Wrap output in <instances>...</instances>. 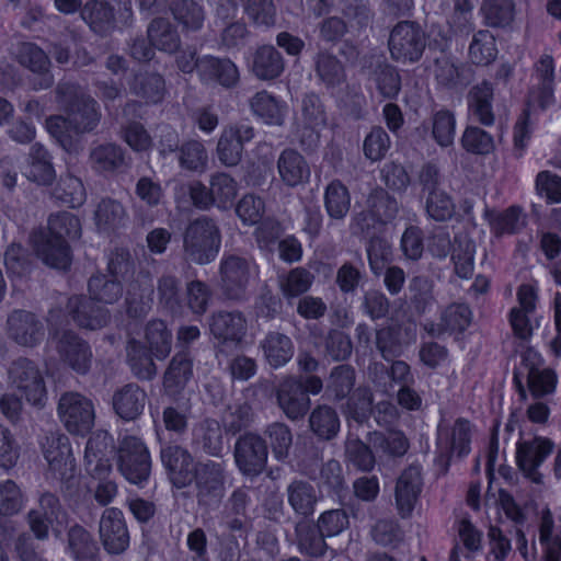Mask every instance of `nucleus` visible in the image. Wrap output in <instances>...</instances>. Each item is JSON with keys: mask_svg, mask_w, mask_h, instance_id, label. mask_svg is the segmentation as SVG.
I'll return each mask as SVG.
<instances>
[{"mask_svg": "<svg viewBox=\"0 0 561 561\" xmlns=\"http://www.w3.org/2000/svg\"><path fill=\"white\" fill-rule=\"evenodd\" d=\"M276 400L279 409L291 421L302 419L311 404L301 381L294 376H287L278 383Z\"/></svg>", "mask_w": 561, "mask_h": 561, "instance_id": "obj_19", "label": "nucleus"}, {"mask_svg": "<svg viewBox=\"0 0 561 561\" xmlns=\"http://www.w3.org/2000/svg\"><path fill=\"white\" fill-rule=\"evenodd\" d=\"M309 426L320 439L330 440L340 431V419L336 411L329 405H318L309 416Z\"/></svg>", "mask_w": 561, "mask_h": 561, "instance_id": "obj_48", "label": "nucleus"}, {"mask_svg": "<svg viewBox=\"0 0 561 561\" xmlns=\"http://www.w3.org/2000/svg\"><path fill=\"white\" fill-rule=\"evenodd\" d=\"M153 287L149 282L140 278L128 284L125 305L126 312L130 318L139 319L146 317L152 308Z\"/></svg>", "mask_w": 561, "mask_h": 561, "instance_id": "obj_36", "label": "nucleus"}, {"mask_svg": "<svg viewBox=\"0 0 561 561\" xmlns=\"http://www.w3.org/2000/svg\"><path fill=\"white\" fill-rule=\"evenodd\" d=\"M314 275L305 267H295L278 278L279 289L287 299L306 294L312 286Z\"/></svg>", "mask_w": 561, "mask_h": 561, "instance_id": "obj_53", "label": "nucleus"}, {"mask_svg": "<svg viewBox=\"0 0 561 561\" xmlns=\"http://www.w3.org/2000/svg\"><path fill=\"white\" fill-rule=\"evenodd\" d=\"M265 360L273 368L286 365L294 356V343L291 339L280 332L271 331L260 342Z\"/></svg>", "mask_w": 561, "mask_h": 561, "instance_id": "obj_33", "label": "nucleus"}, {"mask_svg": "<svg viewBox=\"0 0 561 561\" xmlns=\"http://www.w3.org/2000/svg\"><path fill=\"white\" fill-rule=\"evenodd\" d=\"M553 443L543 437H535L517 444L516 462L526 478L535 483H541L542 476L538 467L551 454Z\"/></svg>", "mask_w": 561, "mask_h": 561, "instance_id": "obj_18", "label": "nucleus"}, {"mask_svg": "<svg viewBox=\"0 0 561 561\" xmlns=\"http://www.w3.org/2000/svg\"><path fill=\"white\" fill-rule=\"evenodd\" d=\"M220 286L222 294L231 300L247 298L251 276V264L242 256L224 255L219 264Z\"/></svg>", "mask_w": 561, "mask_h": 561, "instance_id": "obj_11", "label": "nucleus"}, {"mask_svg": "<svg viewBox=\"0 0 561 561\" xmlns=\"http://www.w3.org/2000/svg\"><path fill=\"white\" fill-rule=\"evenodd\" d=\"M232 11L238 13L243 5L244 13L255 25L272 26L275 24L276 9L273 0H224Z\"/></svg>", "mask_w": 561, "mask_h": 561, "instance_id": "obj_47", "label": "nucleus"}, {"mask_svg": "<svg viewBox=\"0 0 561 561\" xmlns=\"http://www.w3.org/2000/svg\"><path fill=\"white\" fill-rule=\"evenodd\" d=\"M48 237L59 240L77 239L81 234V224L77 216L62 211L50 215L48 219Z\"/></svg>", "mask_w": 561, "mask_h": 561, "instance_id": "obj_62", "label": "nucleus"}, {"mask_svg": "<svg viewBox=\"0 0 561 561\" xmlns=\"http://www.w3.org/2000/svg\"><path fill=\"white\" fill-rule=\"evenodd\" d=\"M160 461L171 484L184 489L193 483L195 461L192 453L184 446L165 442L160 446Z\"/></svg>", "mask_w": 561, "mask_h": 561, "instance_id": "obj_9", "label": "nucleus"}, {"mask_svg": "<svg viewBox=\"0 0 561 561\" xmlns=\"http://www.w3.org/2000/svg\"><path fill=\"white\" fill-rule=\"evenodd\" d=\"M99 537L108 554L124 553L129 547V531L124 514L116 507L103 511L99 522Z\"/></svg>", "mask_w": 561, "mask_h": 561, "instance_id": "obj_14", "label": "nucleus"}, {"mask_svg": "<svg viewBox=\"0 0 561 561\" xmlns=\"http://www.w3.org/2000/svg\"><path fill=\"white\" fill-rule=\"evenodd\" d=\"M480 11L486 25L506 27L514 20L515 4L513 0H484Z\"/></svg>", "mask_w": 561, "mask_h": 561, "instance_id": "obj_54", "label": "nucleus"}, {"mask_svg": "<svg viewBox=\"0 0 561 561\" xmlns=\"http://www.w3.org/2000/svg\"><path fill=\"white\" fill-rule=\"evenodd\" d=\"M193 377V358L187 348L179 351L171 359L164 376L163 388L169 396L179 394Z\"/></svg>", "mask_w": 561, "mask_h": 561, "instance_id": "obj_26", "label": "nucleus"}, {"mask_svg": "<svg viewBox=\"0 0 561 561\" xmlns=\"http://www.w3.org/2000/svg\"><path fill=\"white\" fill-rule=\"evenodd\" d=\"M117 469L133 484H142L151 472V458L146 444L136 436H126L117 448Z\"/></svg>", "mask_w": 561, "mask_h": 561, "instance_id": "obj_7", "label": "nucleus"}, {"mask_svg": "<svg viewBox=\"0 0 561 561\" xmlns=\"http://www.w3.org/2000/svg\"><path fill=\"white\" fill-rule=\"evenodd\" d=\"M354 385L355 369L351 365L343 364L331 369L327 381V391L335 400H342L351 393Z\"/></svg>", "mask_w": 561, "mask_h": 561, "instance_id": "obj_60", "label": "nucleus"}, {"mask_svg": "<svg viewBox=\"0 0 561 561\" xmlns=\"http://www.w3.org/2000/svg\"><path fill=\"white\" fill-rule=\"evenodd\" d=\"M368 442L379 458L398 459L402 458L410 448L407 436L400 431H390L387 433L371 432L368 435Z\"/></svg>", "mask_w": 561, "mask_h": 561, "instance_id": "obj_34", "label": "nucleus"}, {"mask_svg": "<svg viewBox=\"0 0 561 561\" xmlns=\"http://www.w3.org/2000/svg\"><path fill=\"white\" fill-rule=\"evenodd\" d=\"M376 89L385 99L396 100L402 88L400 71L393 65L380 62L371 73Z\"/></svg>", "mask_w": 561, "mask_h": 561, "instance_id": "obj_49", "label": "nucleus"}, {"mask_svg": "<svg viewBox=\"0 0 561 561\" xmlns=\"http://www.w3.org/2000/svg\"><path fill=\"white\" fill-rule=\"evenodd\" d=\"M56 350L64 363L78 374L84 375L90 370L92 351L89 344L72 331L56 333Z\"/></svg>", "mask_w": 561, "mask_h": 561, "instance_id": "obj_17", "label": "nucleus"}, {"mask_svg": "<svg viewBox=\"0 0 561 561\" xmlns=\"http://www.w3.org/2000/svg\"><path fill=\"white\" fill-rule=\"evenodd\" d=\"M327 108L314 92L305 93L295 114V135L304 150H314L320 142V129L327 125Z\"/></svg>", "mask_w": 561, "mask_h": 561, "instance_id": "obj_3", "label": "nucleus"}, {"mask_svg": "<svg viewBox=\"0 0 561 561\" xmlns=\"http://www.w3.org/2000/svg\"><path fill=\"white\" fill-rule=\"evenodd\" d=\"M255 136L254 127L247 122H237L222 128L217 142L218 160L226 167H236L243 157L244 146Z\"/></svg>", "mask_w": 561, "mask_h": 561, "instance_id": "obj_13", "label": "nucleus"}, {"mask_svg": "<svg viewBox=\"0 0 561 561\" xmlns=\"http://www.w3.org/2000/svg\"><path fill=\"white\" fill-rule=\"evenodd\" d=\"M191 413L190 400H175L162 411L164 428L176 435H183L187 431Z\"/></svg>", "mask_w": 561, "mask_h": 561, "instance_id": "obj_57", "label": "nucleus"}, {"mask_svg": "<svg viewBox=\"0 0 561 561\" xmlns=\"http://www.w3.org/2000/svg\"><path fill=\"white\" fill-rule=\"evenodd\" d=\"M42 449L54 478L69 481L75 477L76 463L67 435L59 432L49 433L42 443Z\"/></svg>", "mask_w": 561, "mask_h": 561, "instance_id": "obj_12", "label": "nucleus"}, {"mask_svg": "<svg viewBox=\"0 0 561 561\" xmlns=\"http://www.w3.org/2000/svg\"><path fill=\"white\" fill-rule=\"evenodd\" d=\"M67 309L79 327L89 330L104 328L111 318L107 309L96 306L91 299L81 296L70 297Z\"/></svg>", "mask_w": 561, "mask_h": 561, "instance_id": "obj_23", "label": "nucleus"}, {"mask_svg": "<svg viewBox=\"0 0 561 561\" xmlns=\"http://www.w3.org/2000/svg\"><path fill=\"white\" fill-rule=\"evenodd\" d=\"M198 77L205 83L232 88L239 81V70L229 58L206 55L199 58Z\"/></svg>", "mask_w": 561, "mask_h": 561, "instance_id": "obj_22", "label": "nucleus"}, {"mask_svg": "<svg viewBox=\"0 0 561 561\" xmlns=\"http://www.w3.org/2000/svg\"><path fill=\"white\" fill-rule=\"evenodd\" d=\"M493 87L488 81L473 85L468 93L470 117L483 126H492L495 114L492 106Z\"/></svg>", "mask_w": 561, "mask_h": 561, "instance_id": "obj_32", "label": "nucleus"}, {"mask_svg": "<svg viewBox=\"0 0 561 561\" xmlns=\"http://www.w3.org/2000/svg\"><path fill=\"white\" fill-rule=\"evenodd\" d=\"M371 448L370 444L350 433L344 443L345 461L359 471L370 472L376 465V456Z\"/></svg>", "mask_w": 561, "mask_h": 561, "instance_id": "obj_45", "label": "nucleus"}, {"mask_svg": "<svg viewBox=\"0 0 561 561\" xmlns=\"http://www.w3.org/2000/svg\"><path fill=\"white\" fill-rule=\"evenodd\" d=\"M148 397L137 383H127L117 389L112 398L115 413L125 421L138 419L146 407Z\"/></svg>", "mask_w": 561, "mask_h": 561, "instance_id": "obj_24", "label": "nucleus"}, {"mask_svg": "<svg viewBox=\"0 0 561 561\" xmlns=\"http://www.w3.org/2000/svg\"><path fill=\"white\" fill-rule=\"evenodd\" d=\"M324 206L329 217L335 220H341L348 214L351 195L341 181L334 180L327 186Z\"/></svg>", "mask_w": 561, "mask_h": 561, "instance_id": "obj_51", "label": "nucleus"}, {"mask_svg": "<svg viewBox=\"0 0 561 561\" xmlns=\"http://www.w3.org/2000/svg\"><path fill=\"white\" fill-rule=\"evenodd\" d=\"M250 69L260 80H274L284 72L285 61L274 46L262 45L252 54Z\"/></svg>", "mask_w": 561, "mask_h": 561, "instance_id": "obj_30", "label": "nucleus"}, {"mask_svg": "<svg viewBox=\"0 0 561 561\" xmlns=\"http://www.w3.org/2000/svg\"><path fill=\"white\" fill-rule=\"evenodd\" d=\"M56 100L68 115L75 135L93 133L102 118L99 103L83 88L70 82H60L56 88Z\"/></svg>", "mask_w": 561, "mask_h": 561, "instance_id": "obj_1", "label": "nucleus"}, {"mask_svg": "<svg viewBox=\"0 0 561 561\" xmlns=\"http://www.w3.org/2000/svg\"><path fill=\"white\" fill-rule=\"evenodd\" d=\"M127 360L131 373L140 380H151L157 375V366L147 348L135 340L127 346Z\"/></svg>", "mask_w": 561, "mask_h": 561, "instance_id": "obj_50", "label": "nucleus"}, {"mask_svg": "<svg viewBox=\"0 0 561 561\" xmlns=\"http://www.w3.org/2000/svg\"><path fill=\"white\" fill-rule=\"evenodd\" d=\"M81 16L99 35H107L115 28L114 10L105 0H91L81 10Z\"/></svg>", "mask_w": 561, "mask_h": 561, "instance_id": "obj_38", "label": "nucleus"}, {"mask_svg": "<svg viewBox=\"0 0 561 561\" xmlns=\"http://www.w3.org/2000/svg\"><path fill=\"white\" fill-rule=\"evenodd\" d=\"M287 501L294 512L301 516H310L316 510L318 493L316 488L306 480H293L286 488Z\"/></svg>", "mask_w": 561, "mask_h": 561, "instance_id": "obj_40", "label": "nucleus"}, {"mask_svg": "<svg viewBox=\"0 0 561 561\" xmlns=\"http://www.w3.org/2000/svg\"><path fill=\"white\" fill-rule=\"evenodd\" d=\"M535 78L540 90V103H551L554 91V60L551 55L543 54L535 64Z\"/></svg>", "mask_w": 561, "mask_h": 561, "instance_id": "obj_58", "label": "nucleus"}, {"mask_svg": "<svg viewBox=\"0 0 561 561\" xmlns=\"http://www.w3.org/2000/svg\"><path fill=\"white\" fill-rule=\"evenodd\" d=\"M277 171L282 182L295 187L308 181L310 168L302 154L293 148L284 149L277 159Z\"/></svg>", "mask_w": 561, "mask_h": 561, "instance_id": "obj_31", "label": "nucleus"}, {"mask_svg": "<svg viewBox=\"0 0 561 561\" xmlns=\"http://www.w3.org/2000/svg\"><path fill=\"white\" fill-rule=\"evenodd\" d=\"M497 55L495 37L490 31L481 30L473 35L469 46V58L472 64L488 66Z\"/></svg>", "mask_w": 561, "mask_h": 561, "instance_id": "obj_55", "label": "nucleus"}, {"mask_svg": "<svg viewBox=\"0 0 561 561\" xmlns=\"http://www.w3.org/2000/svg\"><path fill=\"white\" fill-rule=\"evenodd\" d=\"M366 206L380 225L391 222L399 213L398 201L383 188L371 191L366 199Z\"/></svg>", "mask_w": 561, "mask_h": 561, "instance_id": "obj_52", "label": "nucleus"}, {"mask_svg": "<svg viewBox=\"0 0 561 561\" xmlns=\"http://www.w3.org/2000/svg\"><path fill=\"white\" fill-rule=\"evenodd\" d=\"M147 34L151 45L161 51L173 54L181 46L180 35L168 19H153L148 25Z\"/></svg>", "mask_w": 561, "mask_h": 561, "instance_id": "obj_42", "label": "nucleus"}, {"mask_svg": "<svg viewBox=\"0 0 561 561\" xmlns=\"http://www.w3.org/2000/svg\"><path fill=\"white\" fill-rule=\"evenodd\" d=\"M34 249L37 256L46 265L66 270L71 263L70 249L66 240L54 239L41 232L33 237Z\"/></svg>", "mask_w": 561, "mask_h": 561, "instance_id": "obj_27", "label": "nucleus"}, {"mask_svg": "<svg viewBox=\"0 0 561 561\" xmlns=\"http://www.w3.org/2000/svg\"><path fill=\"white\" fill-rule=\"evenodd\" d=\"M422 489L423 477L420 465H410L399 474L394 486V502L398 514L402 518L412 514Z\"/></svg>", "mask_w": 561, "mask_h": 561, "instance_id": "obj_16", "label": "nucleus"}, {"mask_svg": "<svg viewBox=\"0 0 561 561\" xmlns=\"http://www.w3.org/2000/svg\"><path fill=\"white\" fill-rule=\"evenodd\" d=\"M210 331L222 342L239 343L245 334L247 322L241 312H218L213 317Z\"/></svg>", "mask_w": 561, "mask_h": 561, "instance_id": "obj_35", "label": "nucleus"}, {"mask_svg": "<svg viewBox=\"0 0 561 561\" xmlns=\"http://www.w3.org/2000/svg\"><path fill=\"white\" fill-rule=\"evenodd\" d=\"M88 289L92 301L114 304L119 300L123 287L118 279H110L105 275H94L89 279Z\"/></svg>", "mask_w": 561, "mask_h": 561, "instance_id": "obj_59", "label": "nucleus"}, {"mask_svg": "<svg viewBox=\"0 0 561 561\" xmlns=\"http://www.w3.org/2000/svg\"><path fill=\"white\" fill-rule=\"evenodd\" d=\"M221 231L213 218L201 216L192 220L183 233V257L186 262L205 265L219 253Z\"/></svg>", "mask_w": 561, "mask_h": 561, "instance_id": "obj_2", "label": "nucleus"}, {"mask_svg": "<svg viewBox=\"0 0 561 561\" xmlns=\"http://www.w3.org/2000/svg\"><path fill=\"white\" fill-rule=\"evenodd\" d=\"M89 163L100 174H115L128 167L126 151L115 142L93 144L89 151Z\"/></svg>", "mask_w": 561, "mask_h": 561, "instance_id": "obj_21", "label": "nucleus"}, {"mask_svg": "<svg viewBox=\"0 0 561 561\" xmlns=\"http://www.w3.org/2000/svg\"><path fill=\"white\" fill-rule=\"evenodd\" d=\"M233 457L239 471L245 477L254 478L266 467L268 447L260 435L245 433L236 440Z\"/></svg>", "mask_w": 561, "mask_h": 561, "instance_id": "obj_10", "label": "nucleus"}, {"mask_svg": "<svg viewBox=\"0 0 561 561\" xmlns=\"http://www.w3.org/2000/svg\"><path fill=\"white\" fill-rule=\"evenodd\" d=\"M237 12L232 11L224 0L215 13V26L219 28L218 44L221 48L231 49L244 44L249 30L242 20H237Z\"/></svg>", "mask_w": 561, "mask_h": 561, "instance_id": "obj_20", "label": "nucleus"}, {"mask_svg": "<svg viewBox=\"0 0 561 561\" xmlns=\"http://www.w3.org/2000/svg\"><path fill=\"white\" fill-rule=\"evenodd\" d=\"M210 194L218 208L230 207L237 196V182L227 173L217 172L210 176Z\"/></svg>", "mask_w": 561, "mask_h": 561, "instance_id": "obj_64", "label": "nucleus"}, {"mask_svg": "<svg viewBox=\"0 0 561 561\" xmlns=\"http://www.w3.org/2000/svg\"><path fill=\"white\" fill-rule=\"evenodd\" d=\"M192 444L210 456H219L224 442L222 431L218 421L205 419L195 425L192 433Z\"/></svg>", "mask_w": 561, "mask_h": 561, "instance_id": "obj_39", "label": "nucleus"}, {"mask_svg": "<svg viewBox=\"0 0 561 561\" xmlns=\"http://www.w3.org/2000/svg\"><path fill=\"white\" fill-rule=\"evenodd\" d=\"M208 162V154L205 146L198 140H188L179 149V164L181 168L192 172H203Z\"/></svg>", "mask_w": 561, "mask_h": 561, "instance_id": "obj_63", "label": "nucleus"}, {"mask_svg": "<svg viewBox=\"0 0 561 561\" xmlns=\"http://www.w3.org/2000/svg\"><path fill=\"white\" fill-rule=\"evenodd\" d=\"M8 382L25 400L43 407L47 400V388L39 366L27 357L14 359L8 368Z\"/></svg>", "mask_w": 561, "mask_h": 561, "instance_id": "obj_5", "label": "nucleus"}, {"mask_svg": "<svg viewBox=\"0 0 561 561\" xmlns=\"http://www.w3.org/2000/svg\"><path fill=\"white\" fill-rule=\"evenodd\" d=\"M427 46V37L421 25L413 21H400L390 31L388 49L393 61L401 65L419 62Z\"/></svg>", "mask_w": 561, "mask_h": 561, "instance_id": "obj_4", "label": "nucleus"}, {"mask_svg": "<svg viewBox=\"0 0 561 561\" xmlns=\"http://www.w3.org/2000/svg\"><path fill=\"white\" fill-rule=\"evenodd\" d=\"M254 116L267 125L283 126L287 116V104L265 90L256 92L249 101Z\"/></svg>", "mask_w": 561, "mask_h": 561, "instance_id": "obj_28", "label": "nucleus"}, {"mask_svg": "<svg viewBox=\"0 0 561 561\" xmlns=\"http://www.w3.org/2000/svg\"><path fill=\"white\" fill-rule=\"evenodd\" d=\"M146 340L158 359L165 358L172 346V334L162 320H152L146 327Z\"/></svg>", "mask_w": 561, "mask_h": 561, "instance_id": "obj_61", "label": "nucleus"}, {"mask_svg": "<svg viewBox=\"0 0 561 561\" xmlns=\"http://www.w3.org/2000/svg\"><path fill=\"white\" fill-rule=\"evenodd\" d=\"M251 488L240 486L231 492L224 506L225 527L231 531L245 530L249 519L248 508L251 505Z\"/></svg>", "mask_w": 561, "mask_h": 561, "instance_id": "obj_25", "label": "nucleus"}, {"mask_svg": "<svg viewBox=\"0 0 561 561\" xmlns=\"http://www.w3.org/2000/svg\"><path fill=\"white\" fill-rule=\"evenodd\" d=\"M169 7L183 32H197L203 27L206 12L196 0H173Z\"/></svg>", "mask_w": 561, "mask_h": 561, "instance_id": "obj_41", "label": "nucleus"}, {"mask_svg": "<svg viewBox=\"0 0 561 561\" xmlns=\"http://www.w3.org/2000/svg\"><path fill=\"white\" fill-rule=\"evenodd\" d=\"M270 440L273 456L276 460L285 462L293 446V433L288 425L280 422H274L264 431Z\"/></svg>", "mask_w": 561, "mask_h": 561, "instance_id": "obj_56", "label": "nucleus"}, {"mask_svg": "<svg viewBox=\"0 0 561 561\" xmlns=\"http://www.w3.org/2000/svg\"><path fill=\"white\" fill-rule=\"evenodd\" d=\"M16 59L23 67L41 75L36 89H47L53 85V76L49 73V58L36 44L21 43L16 50Z\"/></svg>", "mask_w": 561, "mask_h": 561, "instance_id": "obj_29", "label": "nucleus"}, {"mask_svg": "<svg viewBox=\"0 0 561 561\" xmlns=\"http://www.w3.org/2000/svg\"><path fill=\"white\" fill-rule=\"evenodd\" d=\"M68 549L76 561H96L99 547L92 535L81 525H72L67 533Z\"/></svg>", "mask_w": 561, "mask_h": 561, "instance_id": "obj_43", "label": "nucleus"}, {"mask_svg": "<svg viewBox=\"0 0 561 561\" xmlns=\"http://www.w3.org/2000/svg\"><path fill=\"white\" fill-rule=\"evenodd\" d=\"M297 546L301 553L313 558L323 557L328 550L325 536L318 526L308 522L298 523L296 526Z\"/></svg>", "mask_w": 561, "mask_h": 561, "instance_id": "obj_46", "label": "nucleus"}, {"mask_svg": "<svg viewBox=\"0 0 561 561\" xmlns=\"http://www.w3.org/2000/svg\"><path fill=\"white\" fill-rule=\"evenodd\" d=\"M58 416L67 431L75 435H85L94 425V405L79 392L68 391L60 396Z\"/></svg>", "mask_w": 561, "mask_h": 561, "instance_id": "obj_8", "label": "nucleus"}, {"mask_svg": "<svg viewBox=\"0 0 561 561\" xmlns=\"http://www.w3.org/2000/svg\"><path fill=\"white\" fill-rule=\"evenodd\" d=\"M193 477L198 506L207 510L217 508L221 504L226 492L224 463L210 459L196 461Z\"/></svg>", "mask_w": 561, "mask_h": 561, "instance_id": "obj_6", "label": "nucleus"}, {"mask_svg": "<svg viewBox=\"0 0 561 561\" xmlns=\"http://www.w3.org/2000/svg\"><path fill=\"white\" fill-rule=\"evenodd\" d=\"M128 214L125 206L117 199L102 198L94 210V222L98 230L110 232L126 225Z\"/></svg>", "mask_w": 561, "mask_h": 561, "instance_id": "obj_37", "label": "nucleus"}, {"mask_svg": "<svg viewBox=\"0 0 561 561\" xmlns=\"http://www.w3.org/2000/svg\"><path fill=\"white\" fill-rule=\"evenodd\" d=\"M7 334L20 346L35 347L44 340L45 328L35 313L13 310L7 319Z\"/></svg>", "mask_w": 561, "mask_h": 561, "instance_id": "obj_15", "label": "nucleus"}, {"mask_svg": "<svg viewBox=\"0 0 561 561\" xmlns=\"http://www.w3.org/2000/svg\"><path fill=\"white\" fill-rule=\"evenodd\" d=\"M316 75L328 89L340 87L346 81L343 64L336 56L320 51L314 59Z\"/></svg>", "mask_w": 561, "mask_h": 561, "instance_id": "obj_44", "label": "nucleus"}]
</instances>
